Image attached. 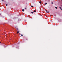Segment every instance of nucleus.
Instances as JSON below:
<instances>
[{"instance_id":"nucleus-18","label":"nucleus","mask_w":62,"mask_h":62,"mask_svg":"<svg viewBox=\"0 0 62 62\" xmlns=\"http://www.w3.org/2000/svg\"><path fill=\"white\" fill-rule=\"evenodd\" d=\"M0 43H1V42H0Z\"/></svg>"},{"instance_id":"nucleus-15","label":"nucleus","mask_w":62,"mask_h":62,"mask_svg":"<svg viewBox=\"0 0 62 62\" xmlns=\"http://www.w3.org/2000/svg\"><path fill=\"white\" fill-rule=\"evenodd\" d=\"M0 15H1V14H0Z\"/></svg>"},{"instance_id":"nucleus-14","label":"nucleus","mask_w":62,"mask_h":62,"mask_svg":"<svg viewBox=\"0 0 62 62\" xmlns=\"http://www.w3.org/2000/svg\"><path fill=\"white\" fill-rule=\"evenodd\" d=\"M25 9H26V8H25Z\"/></svg>"},{"instance_id":"nucleus-3","label":"nucleus","mask_w":62,"mask_h":62,"mask_svg":"<svg viewBox=\"0 0 62 62\" xmlns=\"http://www.w3.org/2000/svg\"><path fill=\"white\" fill-rule=\"evenodd\" d=\"M19 33V31H18L17 32V34H18Z\"/></svg>"},{"instance_id":"nucleus-12","label":"nucleus","mask_w":62,"mask_h":62,"mask_svg":"<svg viewBox=\"0 0 62 62\" xmlns=\"http://www.w3.org/2000/svg\"><path fill=\"white\" fill-rule=\"evenodd\" d=\"M6 6H8V4H6Z\"/></svg>"},{"instance_id":"nucleus-4","label":"nucleus","mask_w":62,"mask_h":62,"mask_svg":"<svg viewBox=\"0 0 62 62\" xmlns=\"http://www.w3.org/2000/svg\"><path fill=\"white\" fill-rule=\"evenodd\" d=\"M31 13H32V14H33V13H34V12H31Z\"/></svg>"},{"instance_id":"nucleus-2","label":"nucleus","mask_w":62,"mask_h":62,"mask_svg":"<svg viewBox=\"0 0 62 62\" xmlns=\"http://www.w3.org/2000/svg\"><path fill=\"white\" fill-rule=\"evenodd\" d=\"M39 3H40V4H41V1H40L39 2Z\"/></svg>"},{"instance_id":"nucleus-10","label":"nucleus","mask_w":62,"mask_h":62,"mask_svg":"<svg viewBox=\"0 0 62 62\" xmlns=\"http://www.w3.org/2000/svg\"><path fill=\"white\" fill-rule=\"evenodd\" d=\"M45 5H47V3H45Z\"/></svg>"},{"instance_id":"nucleus-1","label":"nucleus","mask_w":62,"mask_h":62,"mask_svg":"<svg viewBox=\"0 0 62 62\" xmlns=\"http://www.w3.org/2000/svg\"><path fill=\"white\" fill-rule=\"evenodd\" d=\"M55 8L56 9H57V7H55Z\"/></svg>"},{"instance_id":"nucleus-13","label":"nucleus","mask_w":62,"mask_h":62,"mask_svg":"<svg viewBox=\"0 0 62 62\" xmlns=\"http://www.w3.org/2000/svg\"><path fill=\"white\" fill-rule=\"evenodd\" d=\"M60 9H61V7H60Z\"/></svg>"},{"instance_id":"nucleus-8","label":"nucleus","mask_w":62,"mask_h":62,"mask_svg":"<svg viewBox=\"0 0 62 62\" xmlns=\"http://www.w3.org/2000/svg\"><path fill=\"white\" fill-rule=\"evenodd\" d=\"M46 12L47 13H49V12H48L47 11H46Z\"/></svg>"},{"instance_id":"nucleus-6","label":"nucleus","mask_w":62,"mask_h":62,"mask_svg":"<svg viewBox=\"0 0 62 62\" xmlns=\"http://www.w3.org/2000/svg\"><path fill=\"white\" fill-rule=\"evenodd\" d=\"M22 11H23V12L24 11V9H22Z\"/></svg>"},{"instance_id":"nucleus-9","label":"nucleus","mask_w":62,"mask_h":62,"mask_svg":"<svg viewBox=\"0 0 62 62\" xmlns=\"http://www.w3.org/2000/svg\"><path fill=\"white\" fill-rule=\"evenodd\" d=\"M21 36H22V37L23 36V34H21Z\"/></svg>"},{"instance_id":"nucleus-7","label":"nucleus","mask_w":62,"mask_h":62,"mask_svg":"<svg viewBox=\"0 0 62 62\" xmlns=\"http://www.w3.org/2000/svg\"><path fill=\"white\" fill-rule=\"evenodd\" d=\"M34 12H36V11L35 10H34Z\"/></svg>"},{"instance_id":"nucleus-5","label":"nucleus","mask_w":62,"mask_h":62,"mask_svg":"<svg viewBox=\"0 0 62 62\" xmlns=\"http://www.w3.org/2000/svg\"><path fill=\"white\" fill-rule=\"evenodd\" d=\"M31 8H33V7H34V6H31Z\"/></svg>"},{"instance_id":"nucleus-16","label":"nucleus","mask_w":62,"mask_h":62,"mask_svg":"<svg viewBox=\"0 0 62 62\" xmlns=\"http://www.w3.org/2000/svg\"><path fill=\"white\" fill-rule=\"evenodd\" d=\"M2 1H3V0H2Z\"/></svg>"},{"instance_id":"nucleus-17","label":"nucleus","mask_w":62,"mask_h":62,"mask_svg":"<svg viewBox=\"0 0 62 62\" xmlns=\"http://www.w3.org/2000/svg\"><path fill=\"white\" fill-rule=\"evenodd\" d=\"M50 0H48V1H50Z\"/></svg>"},{"instance_id":"nucleus-11","label":"nucleus","mask_w":62,"mask_h":62,"mask_svg":"<svg viewBox=\"0 0 62 62\" xmlns=\"http://www.w3.org/2000/svg\"><path fill=\"white\" fill-rule=\"evenodd\" d=\"M52 4H53V2H52Z\"/></svg>"}]
</instances>
